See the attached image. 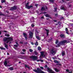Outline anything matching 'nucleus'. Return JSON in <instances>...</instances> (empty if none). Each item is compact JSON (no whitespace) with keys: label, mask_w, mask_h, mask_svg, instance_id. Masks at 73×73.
Masks as SVG:
<instances>
[{"label":"nucleus","mask_w":73,"mask_h":73,"mask_svg":"<svg viewBox=\"0 0 73 73\" xmlns=\"http://www.w3.org/2000/svg\"><path fill=\"white\" fill-rule=\"evenodd\" d=\"M33 71L37 73H45V72L42 71L39 68H37L36 70L33 69Z\"/></svg>","instance_id":"obj_1"},{"label":"nucleus","mask_w":73,"mask_h":73,"mask_svg":"<svg viewBox=\"0 0 73 73\" xmlns=\"http://www.w3.org/2000/svg\"><path fill=\"white\" fill-rule=\"evenodd\" d=\"M67 42V40H64L61 41V42H60L58 44V46H60L61 45H64L65 43Z\"/></svg>","instance_id":"obj_2"},{"label":"nucleus","mask_w":73,"mask_h":73,"mask_svg":"<svg viewBox=\"0 0 73 73\" xmlns=\"http://www.w3.org/2000/svg\"><path fill=\"white\" fill-rule=\"evenodd\" d=\"M29 2H27V3L25 5V8L27 9H31V8L33 7V6L31 5V6H29Z\"/></svg>","instance_id":"obj_3"},{"label":"nucleus","mask_w":73,"mask_h":73,"mask_svg":"<svg viewBox=\"0 0 73 73\" xmlns=\"http://www.w3.org/2000/svg\"><path fill=\"white\" fill-rule=\"evenodd\" d=\"M50 52L52 55H54L56 53V51L54 50V49L52 48L50 49Z\"/></svg>","instance_id":"obj_4"},{"label":"nucleus","mask_w":73,"mask_h":73,"mask_svg":"<svg viewBox=\"0 0 73 73\" xmlns=\"http://www.w3.org/2000/svg\"><path fill=\"white\" fill-rule=\"evenodd\" d=\"M30 58L33 59V60H37V57L36 56H32L30 57Z\"/></svg>","instance_id":"obj_5"},{"label":"nucleus","mask_w":73,"mask_h":73,"mask_svg":"<svg viewBox=\"0 0 73 73\" xmlns=\"http://www.w3.org/2000/svg\"><path fill=\"white\" fill-rule=\"evenodd\" d=\"M17 9V6L14 5V7H12L10 9V11H14V10H16Z\"/></svg>","instance_id":"obj_6"},{"label":"nucleus","mask_w":73,"mask_h":73,"mask_svg":"<svg viewBox=\"0 0 73 73\" xmlns=\"http://www.w3.org/2000/svg\"><path fill=\"white\" fill-rule=\"evenodd\" d=\"M47 72H49V73H54V72L53 71V70L49 67L47 68Z\"/></svg>","instance_id":"obj_7"},{"label":"nucleus","mask_w":73,"mask_h":73,"mask_svg":"<svg viewBox=\"0 0 73 73\" xmlns=\"http://www.w3.org/2000/svg\"><path fill=\"white\" fill-rule=\"evenodd\" d=\"M33 34L32 32L31 31L29 32V38H33Z\"/></svg>","instance_id":"obj_8"},{"label":"nucleus","mask_w":73,"mask_h":73,"mask_svg":"<svg viewBox=\"0 0 73 73\" xmlns=\"http://www.w3.org/2000/svg\"><path fill=\"white\" fill-rule=\"evenodd\" d=\"M54 62H55V63H56V64H56V65H59L60 66H61V64H59L60 63V62H58L56 60H54Z\"/></svg>","instance_id":"obj_9"},{"label":"nucleus","mask_w":73,"mask_h":73,"mask_svg":"<svg viewBox=\"0 0 73 73\" xmlns=\"http://www.w3.org/2000/svg\"><path fill=\"white\" fill-rule=\"evenodd\" d=\"M8 41L6 42V43H8L9 42L11 41H12L13 40V38L11 37H8Z\"/></svg>","instance_id":"obj_10"},{"label":"nucleus","mask_w":73,"mask_h":73,"mask_svg":"<svg viewBox=\"0 0 73 73\" xmlns=\"http://www.w3.org/2000/svg\"><path fill=\"white\" fill-rule=\"evenodd\" d=\"M40 53H41L40 56H41L43 57H45V55L44 54V52H40Z\"/></svg>","instance_id":"obj_11"},{"label":"nucleus","mask_w":73,"mask_h":73,"mask_svg":"<svg viewBox=\"0 0 73 73\" xmlns=\"http://www.w3.org/2000/svg\"><path fill=\"white\" fill-rule=\"evenodd\" d=\"M8 37H5L3 38V41L5 42L6 41H8Z\"/></svg>","instance_id":"obj_12"},{"label":"nucleus","mask_w":73,"mask_h":73,"mask_svg":"<svg viewBox=\"0 0 73 73\" xmlns=\"http://www.w3.org/2000/svg\"><path fill=\"white\" fill-rule=\"evenodd\" d=\"M23 35L25 38L26 40H27V35L25 33H23Z\"/></svg>","instance_id":"obj_13"},{"label":"nucleus","mask_w":73,"mask_h":73,"mask_svg":"<svg viewBox=\"0 0 73 73\" xmlns=\"http://www.w3.org/2000/svg\"><path fill=\"white\" fill-rule=\"evenodd\" d=\"M4 65L5 66H7V62L6 61H5L4 63Z\"/></svg>","instance_id":"obj_14"},{"label":"nucleus","mask_w":73,"mask_h":73,"mask_svg":"<svg viewBox=\"0 0 73 73\" xmlns=\"http://www.w3.org/2000/svg\"><path fill=\"white\" fill-rule=\"evenodd\" d=\"M45 31H46V33H47V35L48 36L49 35V30L48 29H45Z\"/></svg>","instance_id":"obj_15"},{"label":"nucleus","mask_w":73,"mask_h":73,"mask_svg":"<svg viewBox=\"0 0 73 73\" xmlns=\"http://www.w3.org/2000/svg\"><path fill=\"white\" fill-rule=\"evenodd\" d=\"M4 45L5 46V47L7 49H8V45H7V44H6L5 42L4 43Z\"/></svg>","instance_id":"obj_16"},{"label":"nucleus","mask_w":73,"mask_h":73,"mask_svg":"<svg viewBox=\"0 0 73 73\" xmlns=\"http://www.w3.org/2000/svg\"><path fill=\"white\" fill-rule=\"evenodd\" d=\"M65 52L63 51H62V56H65Z\"/></svg>","instance_id":"obj_17"},{"label":"nucleus","mask_w":73,"mask_h":73,"mask_svg":"<svg viewBox=\"0 0 73 73\" xmlns=\"http://www.w3.org/2000/svg\"><path fill=\"white\" fill-rule=\"evenodd\" d=\"M61 9H63V10H64V11H66V9L64 8V7H63L62 6L61 7H60Z\"/></svg>","instance_id":"obj_18"},{"label":"nucleus","mask_w":73,"mask_h":73,"mask_svg":"<svg viewBox=\"0 0 73 73\" xmlns=\"http://www.w3.org/2000/svg\"><path fill=\"white\" fill-rule=\"evenodd\" d=\"M45 16L46 17H50V15L48 14H47L45 15Z\"/></svg>","instance_id":"obj_19"},{"label":"nucleus","mask_w":73,"mask_h":73,"mask_svg":"<svg viewBox=\"0 0 73 73\" xmlns=\"http://www.w3.org/2000/svg\"><path fill=\"white\" fill-rule=\"evenodd\" d=\"M55 70L56 72H60V70L59 69H57V68H55Z\"/></svg>","instance_id":"obj_20"},{"label":"nucleus","mask_w":73,"mask_h":73,"mask_svg":"<svg viewBox=\"0 0 73 73\" xmlns=\"http://www.w3.org/2000/svg\"><path fill=\"white\" fill-rule=\"evenodd\" d=\"M45 8L44 7H42L41 8V11H45Z\"/></svg>","instance_id":"obj_21"},{"label":"nucleus","mask_w":73,"mask_h":73,"mask_svg":"<svg viewBox=\"0 0 73 73\" xmlns=\"http://www.w3.org/2000/svg\"><path fill=\"white\" fill-rule=\"evenodd\" d=\"M60 37L61 38H64V34H61L60 35Z\"/></svg>","instance_id":"obj_22"},{"label":"nucleus","mask_w":73,"mask_h":73,"mask_svg":"<svg viewBox=\"0 0 73 73\" xmlns=\"http://www.w3.org/2000/svg\"><path fill=\"white\" fill-rule=\"evenodd\" d=\"M38 50L40 51V50H41V47H40V46H39L38 47Z\"/></svg>","instance_id":"obj_23"},{"label":"nucleus","mask_w":73,"mask_h":73,"mask_svg":"<svg viewBox=\"0 0 73 73\" xmlns=\"http://www.w3.org/2000/svg\"><path fill=\"white\" fill-rule=\"evenodd\" d=\"M36 37L37 39L39 40H40V37H39V36H36Z\"/></svg>","instance_id":"obj_24"},{"label":"nucleus","mask_w":73,"mask_h":73,"mask_svg":"<svg viewBox=\"0 0 73 73\" xmlns=\"http://www.w3.org/2000/svg\"><path fill=\"white\" fill-rule=\"evenodd\" d=\"M25 68H28L29 69H30V67L29 66H27V65L25 64Z\"/></svg>","instance_id":"obj_25"},{"label":"nucleus","mask_w":73,"mask_h":73,"mask_svg":"<svg viewBox=\"0 0 73 73\" xmlns=\"http://www.w3.org/2000/svg\"><path fill=\"white\" fill-rule=\"evenodd\" d=\"M5 36H6L7 37H9V34H5Z\"/></svg>","instance_id":"obj_26"},{"label":"nucleus","mask_w":73,"mask_h":73,"mask_svg":"<svg viewBox=\"0 0 73 73\" xmlns=\"http://www.w3.org/2000/svg\"><path fill=\"white\" fill-rule=\"evenodd\" d=\"M9 69L11 70H13V68L12 67H10L9 68Z\"/></svg>","instance_id":"obj_27"},{"label":"nucleus","mask_w":73,"mask_h":73,"mask_svg":"<svg viewBox=\"0 0 73 73\" xmlns=\"http://www.w3.org/2000/svg\"><path fill=\"white\" fill-rule=\"evenodd\" d=\"M6 1L5 0H2L1 1V3H5L6 2Z\"/></svg>","instance_id":"obj_28"},{"label":"nucleus","mask_w":73,"mask_h":73,"mask_svg":"<svg viewBox=\"0 0 73 73\" xmlns=\"http://www.w3.org/2000/svg\"><path fill=\"white\" fill-rule=\"evenodd\" d=\"M34 53L35 55H37V54H38V53L37 52H36V51H35Z\"/></svg>","instance_id":"obj_29"},{"label":"nucleus","mask_w":73,"mask_h":73,"mask_svg":"<svg viewBox=\"0 0 73 73\" xmlns=\"http://www.w3.org/2000/svg\"><path fill=\"white\" fill-rule=\"evenodd\" d=\"M0 49H1L2 50H3H3H5V48H3V47H0Z\"/></svg>","instance_id":"obj_30"},{"label":"nucleus","mask_w":73,"mask_h":73,"mask_svg":"<svg viewBox=\"0 0 73 73\" xmlns=\"http://www.w3.org/2000/svg\"><path fill=\"white\" fill-rule=\"evenodd\" d=\"M35 45H38V42H36L35 43Z\"/></svg>","instance_id":"obj_31"},{"label":"nucleus","mask_w":73,"mask_h":73,"mask_svg":"<svg viewBox=\"0 0 73 73\" xmlns=\"http://www.w3.org/2000/svg\"><path fill=\"white\" fill-rule=\"evenodd\" d=\"M54 0H50V2H51V3H54Z\"/></svg>","instance_id":"obj_32"},{"label":"nucleus","mask_w":73,"mask_h":73,"mask_svg":"<svg viewBox=\"0 0 73 73\" xmlns=\"http://www.w3.org/2000/svg\"><path fill=\"white\" fill-rule=\"evenodd\" d=\"M0 16H4V15L1 12H0Z\"/></svg>","instance_id":"obj_33"},{"label":"nucleus","mask_w":73,"mask_h":73,"mask_svg":"<svg viewBox=\"0 0 73 73\" xmlns=\"http://www.w3.org/2000/svg\"><path fill=\"white\" fill-rule=\"evenodd\" d=\"M58 42V40H56V41L55 44H57Z\"/></svg>","instance_id":"obj_34"},{"label":"nucleus","mask_w":73,"mask_h":73,"mask_svg":"<svg viewBox=\"0 0 73 73\" xmlns=\"http://www.w3.org/2000/svg\"><path fill=\"white\" fill-rule=\"evenodd\" d=\"M55 16L56 17H58V14H57V13L55 14Z\"/></svg>","instance_id":"obj_35"},{"label":"nucleus","mask_w":73,"mask_h":73,"mask_svg":"<svg viewBox=\"0 0 73 73\" xmlns=\"http://www.w3.org/2000/svg\"><path fill=\"white\" fill-rule=\"evenodd\" d=\"M21 54H25V53L22 52L21 53Z\"/></svg>","instance_id":"obj_36"},{"label":"nucleus","mask_w":73,"mask_h":73,"mask_svg":"<svg viewBox=\"0 0 73 73\" xmlns=\"http://www.w3.org/2000/svg\"><path fill=\"white\" fill-rule=\"evenodd\" d=\"M29 51L30 52H33V50H32V49H30Z\"/></svg>","instance_id":"obj_37"},{"label":"nucleus","mask_w":73,"mask_h":73,"mask_svg":"<svg viewBox=\"0 0 73 73\" xmlns=\"http://www.w3.org/2000/svg\"><path fill=\"white\" fill-rule=\"evenodd\" d=\"M40 68L41 69H42V70H43V69H44V68L42 67H40Z\"/></svg>","instance_id":"obj_38"},{"label":"nucleus","mask_w":73,"mask_h":73,"mask_svg":"<svg viewBox=\"0 0 73 73\" xmlns=\"http://www.w3.org/2000/svg\"><path fill=\"white\" fill-rule=\"evenodd\" d=\"M22 51L23 52H25V51H26V50L25 49H23L22 50Z\"/></svg>","instance_id":"obj_39"},{"label":"nucleus","mask_w":73,"mask_h":73,"mask_svg":"<svg viewBox=\"0 0 73 73\" xmlns=\"http://www.w3.org/2000/svg\"><path fill=\"white\" fill-rule=\"evenodd\" d=\"M54 9L55 10L54 12H56V11H57V8L56 7V8H54Z\"/></svg>","instance_id":"obj_40"},{"label":"nucleus","mask_w":73,"mask_h":73,"mask_svg":"<svg viewBox=\"0 0 73 73\" xmlns=\"http://www.w3.org/2000/svg\"><path fill=\"white\" fill-rule=\"evenodd\" d=\"M14 46H15V47H16V48H17V47H18V46H19V45H16V44L14 45Z\"/></svg>","instance_id":"obj_41"},{"label":"nucleus","mask_w":73,"mask_h":73,"mask_svg":"<svg viewBox=\"0 0 73 73\" xmlns=\"http://www.w3.org/2000/svg\"><path fill=\"white\" fill-rule=\"evenodd\" d=\"M35 6H36V8H37V6H38V4H35Z\"/></svg>","instance_id":"obj_42"},{"label":"nucleus","mask_w":73,"mask_h":73,"mask_svg":"<svg viewBox=\"0 0 73 73\" xmlns=\"http://www.w3.org/2000/svg\"><path fill=\"white\" fill-rule=\"evenodd\" d=\"M35 33H38V31H37V30H35Z\"/></svg>","instance_id":"obj_43"},{"label":"nucleus","mask_w":73,"mask_h":73,"mask_svg":"<svg viewBox=\"0 0 73 73\" xmlns=\"http://www.w3.org/2000/svg\"><path fill=\"white\" fill-rule=\"evenodd\" d=\"M20 58H21L22 59H23V58H24V56H21V57H20Z\"/></svg>","instance_id":"obj_44"},{"label":"nucleus","mask_w":73,"mask_h":73,"mask_svg":"<svg viewBox=\"0 0 73 73\" xmlns=\"http://www.w3.org/2000/svg\"><path fill=\"white\" fill-rule=\"evenodd\" d=\"M65 31H66V32H68V29L67 28H66Z\"/></svg>","instance_id":"obj_45"},{"label":"nucleus","mask_w":73,"mask_h":73,"mask_svg":"<svg viewBox=\"0 0 73 73\" xmlns=\"http://www.w3.org/2000/svg\"><path fill=\"white\" fill-rule=\"evenodd\" d=\"M31 27H35V25L33 24H32V25H31Z\"/></svg>","instance_id":"obj_46"},{"label":"nucleus","mask_w":73,"mask_h":73,"mask_svg":"<svg viewBox=\"0 0 73 73\" xmlns=\"http://www.w3.org/2000/svg\"><path fill=\"white\" fill-rule=\"evenodd\" d=\"M66 72H70V71H69V70L68 69H67L66 70Z\"/></svg>","instance_id":"obj_47"},{"label":"nucleus","mask_w":73,"mask_h":73,"mask_svg":"<svg viewBox=\"0 0 73 73\" xmlns=\"http://www.w3.org/2000/svg\"><path fill=\"white\" fill-rule=\"evenodd\" d=\"M40 62H43L44 60H40Z\"/></svg>","instance_id":"obj_48"},{"label":"nucleus","mask_w":73,"mask_h":73,"mask_svg":"<svg viewBox=\"0 0 73 73\" xmlns=\"http://www.w3.org/2000/svg\"><path fill=\"white\" fill-rule=\"evenodd\" d=\"M47 67H48V66H47V65H46L45 66V68H46Z\"/></svg>","instance_id":"obj_49"},{"label":"nucleus","mask_w":73,"mask_h":73,"mask_svg":"<svg viewBox=\"0 0 73 73\" xmlns=\"http://www.w3.org/2000/svg\"><path fill=\"white\" fill-rule=\"evenodd\" d=\"M32 19H33V20H34V19H35V18H34V17H32Z\"/></svg>","instance_id":"obj_50"},{"label":"nucleus","mask_w":73,"mask_h":73,"mask_svg":"<svg viewBox=\"0 0 73 73\" xmlns=\"http://www.w3.org/2000/svg\"><path fill=\"white\" fill-rule=\"evenodd\" d=\"M23 43V42H20V44H22Z\"/></svg>","instance_id":"obj_51"},{"label":"nucleus","mask_w":73,"mask_h":73,"mask_svg":"<svg viewBox=\"0 0 73 73\" xmlns=\"http://www.w3.org/2000/svg\"><path fill=\"white\" fill-rule=\"evenodd\" d=\"M31 44H32V45H34V44L33 43V42H32L31 43Z\"/></svg>","instance_id":"obj_52"},{"label":"nucleus","mask_w":73,"mask_h":73,"mask_svg":"<svg viewBox=\"0 0 73 73\" xmlns=\"http://www.w3.org/2000/svg\"><path fill=\"white\" fill-rule=\"evenodd\" d=\"M69 7H72V5H69Z\"/></svg>","instance_id":"obj_53"},{"label":"nucleus","mask_w":73,"mask_h":73,"mask_svg":"<svg viewBox=\"0 0 73 73\" xmlns=\"http://www.w3.org/2000/svg\"><path fill=\"white\" fill-rule=\"evenodd\" d=\"M6 13H9V12H8V11H6Z\"/></svg>","instance_id":"obj_54"},{"label":"nucleus","mask_w":73,"mask_h":73,"mask_svg":"<svg viewBox=\"0 0 73 73\" xmlns=\"http://www.w3.org/2000/svg\"><path fill=\"white\" fill-rule=\"evenodd\" d=\"M16 43L17 45H19V44H18V43L17 42H16Z\"/></svg>","instance_id":"obj_55"},{"label":"nucleus","mask_w":73,"mask_h":73,"mask_svg":"<svg viewBox=\"0 0 73 73\" xmlns=\"http://www.w3.org/2000/svg\"><path fill=\"white\" fill-rule=\"evenodd\" d=\"M4 32H5V33H7V31H4Z\"/></svg>","instance_id":"obj_56"},{"label":"nucleus","mask_w":73,"mask_h":73,"mask_svg":"<svg viewBox=\"0 0 73 73\" xmlns=\"http://www.w3.org/2000/svg\"><path fill=\"white\" fill-rule=\"evenodd\" d=\"M37 61L38 62V61H40V60H37Z\"/></svg>","instance_id":"obj_57"},{"label":"nucleus","mask_w":73,"mask_h":73,"mask_svg":"<svg viewBox=\"0 0 73 73\" xmlns=\"http://www.w3.org/2000/svg\"><path fill=\"white\" fill-rule=\"evenodd\" d=\"M44 18V17H41V19H43Z\"/></svg>","instance_id":"obj_58"},{"label":"nucleus","mask_w":73,"mask_h":73,"mask_svg":"<svg viewBox=\"0 0 73 73\" xmlns=\"http://www.w3.org/2000/svg\"><path fill=\"white\" fill-rule=\"evenodd\" d=\"M36 13H37L38 14V11H36Z\"/></svg>","instance_id":"obj_59"},{"label":"nucleus","mask_w":73,"mask_h":73,"mask_svg":"<svg viewBox=\"0 0 73 73\" xmlns=\"http://www.w3.org/2000/svg\"><path fill=\"white\" fill-rule=\"evenodd\" d=\"M66 33H67V34H69V33H68V31H66Z\"/></svg>","instance_id":"obj_60"},{"label":"nucleus","mask_w":73,"mask_h":73,"mask_svg":"<svg viewBox=\"0 0 73 73\" xmlns=\"http://www.w3.org/2000/svg\"><path fill=\"white\" fill-rule=\"evenodd\" d=\"M28 44V43H27V42H25V44Z\"/></svg>","instance_id":"obj_61"},{"label":"nucleus","mask_w":73,"mask_h":73,"mask_svg":"<svg viewBox=\"0 0 73 73\" xmlns=\"http://www.w3.org/2000/svg\"><path fill=\"white\" fill-rule=\"evenodd\" d=\"M45 7L46 8V9H48V8H47V7H46V6H45Z\"/></svg>","instance_id":"obj_62"},{"label":"nucleus","mask_w":73,"mask_h":73,"mask_svg":"<svg viewBox=\"0 0 73 73\" xmlns=\"http://www.w3.org/2000/svg\"><path fill=\"white\" fill-rule=\"evenodd\" d=\"M54 22H56V20H54Z\"/></svg>","instance_id":"obj_63"},{"label":"nucleus","mask_w":73,"mask_h":73,"mask_svg":"<svg viewBox=\"0 0 73 73\" xmlns=\"http://www.w3.org/2000/svg\"><path fill=\"white\" fill-rule=\"evenodd\" d=\"M61 19H63L64 17H61Z\"/></svg>","instance_id":"obj_64"}]
</instances>
